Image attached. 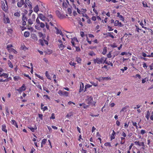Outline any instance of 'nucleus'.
Wrapping results in <instances>:
<instances>
[{"instance_id":"55","label":"nucleus","mask_w":153,"mask_h":153,"mask_svg":"<svg viewBox=\"0 0 153 153\" xmlns=\"http://www.w3.org/2000/svg\"><path fill=\"white\" fill-rule=\"evenodd\" d=\"M40 26L42 28H43L44 27L45 25V24L41 22L40 23Z\"/></svg>"},{"instance_id":"32","label":"nucleus","mask_w":153,"mask_h":153,"mask_svg":"<svg viewBox=\"0 0 153 153\" xmlns=\"http://www.w3.org/2000/svg\"><path fill=\"white\" fill-rule=\"evenodd\" d=\"M107 52V49L106 48H103V51L102 52V54L103 55H105Z\"/></svg>"},{"instance_id":"46","label":"nucleus","mask_w":153,"mask_h":153,"mask_svg":"<svg viewBox=\"0 0 153 153\" xmlns=\"http://www.w3.org/2000/svg\"><path fill=\"white\" fill-rule=\"evenodd\" d=\"M146 133V131L144 130H141L140 131V134H142V135H143V134H145Z\"/></svg>"},{"instance_id":"14","label":"nucleus","mask_w":153,"mask_h":153,"mask_svg":"<svg viewBox=\"0 0 153 153\" xmlns=\"http://www.w3.org/2000/svg\"><path fill=\"white\" fill-rule=\"evenodd\" d=\"M6 126L5 125H3L1 126V129L2 131L7 133V130L6 129Z\"/></svg>"},{"instance_id":"21","label":"nucleus","mask_w":153,"mask_h":153,"mask_svg":"<svg viewBox=\"0 0 153 153\" xmlns=\"http://www.w3.org/2000/svg\"><path fill=\"white\" fill-rule=\"evenodd\" d=\"M30 35V33L29 32L26 31L24 33V36L25 37H28Z\"/></svg>"},{"instance_id":"3","label":"nucleus","mask_w":153,"mask_h":153,"mask_svg":"<svg viewBox=\"0 0 153 153\" xmlns=\"http://www.w3.org/2000/svg\"><path fill=\"white\" fill-rule=\"evenodd\" d=\"M58 93L60 95V96H68V92L65 91H59Z\"/></svg>"},{"instance_id":"26","label":"nucleus","mask_w":153,"mask_h":153,"mask_svg":"<svg viewBox=\"0 0 153 153\" xmlns=\"http://www.w3.org/2000/svg\"><path fill=\"white\" fill-rule=\"evenodd\" d=\"M23 14V15L22 16V21H27V19L26 16H25L24 15V14Z\"/></svg>"},{"instance_id":"5","label":"nucleus","mask_w":153,"mask_h":153,"mask_svg":"<svg viewBox=\"0 0 153 153\" xmlns=\"http://www.w3.org/2000/svg\"><path fill=\"white\" fill-rule=\"evenodd\" d=\"M39 18L42 21H45L48 19L42 14L40 13L38 15Z\"/></svg>"},{"instance_id":"16","label":"nucleus","mask_w":153,"mask_h":153,"mask_svg":"<svg viewBox=\"0 0 153 153\" xmlns=\"http://www.w3.org/2000/svg\"><path fill=\"white\" fill-rule=\"evenodd\" d=\"M11 123L13 125H14L16 126V128H18V126L16 121L15 120H11Z\"/></svg>"},{"instance_id":"49","label":"nucleus","mask_w":153,"mask_h":153,"mask_svg":"<svg viewBox=\"0 0 153 153\" xmlns=\"http://www.w3.org/2000/svg\"><path fill=\"white\" fill-rule=\"evenodd\" d=\"M75 47L76 48V51L79 52L80 51V49L79 47L77 46H76Z\"/></svg>"},{"instance_id":"41","label":"nucleus","mask_w":153,"mask_h":153,"mask_svg":"<svg viewBox=\"0 0 153 153\" xmlns=\"http://www.w3.org/2000/svg\"><path fill=\"white\" fill-rule=\"evenodd\" d=\"M143 4L144 7H147L148 6L146 3L145 1H143Z\"/></svg>"},{"instance_id":"31","label":"nucleus","mask_w":153,"mask_h":153,"mask_svg":"<svg viewBox=\"0 0 153 153\" xmlns=\"http://www.w3.org/2000/svg\"><path fill=\"white\" fill-rule=\"evenodd\" d=\"M28 22L30 25L32 24L33 23V20L30 19H28Z\"/></svg>"},{"instance_id":"64","label":"nucleus","mask_w":153,"mask_h":153,"mask_svg":"<svg viewBox=\"0 0 153 153\" xmlns=\"http://www.w3.org/2000/svg\"><path fill=\"white\" fill-rule=\"evenodd\" d=\"M42 109L43 110V111H44L46 110H47L48 108L46 106H44V107L42 108Z\"/></svg>"},{"instance_id":"19","label":"nucleus","mask_w":153,"mask_h":153,"mask_svg":"<svg viewBox=\"0 0 153 153\" xmlns=\"http://www.w3.org/2000/svg\"><path fill=\"white\" fill-rule=\"evenodd\" d=\"M39 11V8L38 5H36L34 8V11L37 13Z\"/></svg>"},{"instance_id":"17","label":"nucleus","mask_w":153,"mask_h":153,"mask_svg":"<svg viewBox=\"0 0 153 153\" xmlns=\"http://www.w3.org/2000/svg\"><path fill=\"white\" fill-rule=\"evenodd\" d=\"M38 36L40 38L42 37V38L43 39H44L45 37H44V35L42 33H41V32L38 33Z\"/></svg>"},{"instance_id":"18","label":"nucleus","mask_w":153,"mask_h":153,"mask_svg":"<svg viewBox=\"0 0 153 153\" xmlns=\"http://www.w3.org/2000/svg\"><path fill=\"white\" fill-rule=\"evenodd\" d=\"M116 134L115 132L114 131V130H113V133L111 135V139L112 140L113 139H114L115 137L114 136V135Z\"/></svg>"},{"instance_id":"28","label":"nucleus","mask_w":153,"mask_h":153,"mask_svg":"<svg viewBox=\"0 0 153 153\" xmlns=\"http://www.w3.org/2000/svg\"><path fill=\"white\" fill-rule=\"evenodd\" d=\"M20 12H16L14 13V16L17 17H19L20 16Z\"/></svg>"},{"instance_id":"11","label":"nucleus","mask_w":153,"mask_h":153,"mask_svg":"<svg viewBox=\"0 0 153 153\" xmlns=\"http://www.w3.org/2000/svg\"><path fill=\"white\" fill-rule=\"evenodd\" d=\"M24 3V1H20L18 2L17 5L19 7H21Z\"/></svg>"},{"instance_id":"1","label":"nucleus","mask_w":153,"mask_h":153,"mask_svg":"<svg viewBox=\"0 0 153 153\" xmlns=\"http://www.w3.org/2000/svg\"><path fill=\"white\" fill-rule=\"evenodd\" d=\"M107 58L104 57H102L100 58H96V59H93V61L94 63H97L98 64H100L102 63H104L105 62Z\"/></svg>"},{"instance_id":"30","label":"nucleus","mask_w":153,"mask_h":153,"mask_svg":"<svg viewBox=\"0 0 153 153\" xmlns=\"http://www.w3.org/2000/svg\"><path fill=\"white\" fill-rule=\"evenodd\" d=\"M5 110H6V115L7 116V115H9V111H8V107H5Z\"/></svg>"},{"instance_id":"63","label":"nucleus","mask_w":153,"mask_h":153,"mask_svg":"<svg viewBox=\"0 0 153 153\" xmlns=\"http://www.w3.org/2000/svg\"><path fill=\"white\" fill-rule=\"evenodd\" d=\"M32 19L33 21H34L35 19V15L34 14H33L32 17Z\"/></svg>"},{"instance_id":"53","label":"nucleus","mask_w":153,"mask_h":153,"mask_svg":"<svg viewBox=\"0 0 153 153\" xmlns=\"http://www.w3.org/2000/svg\"><path fill=\"white\" fill-rule=\"evenodd\" d=\"M35 75H36V76H37V77H38L39 78L41 79H42L43 77L39 75H38L36 74Z\"/></svg>"},{"instance_id":"51","label":"nucleus","mask_w":153,"mask_h":153,"mask_svg":"<svg viewBox=\"0 0 153 153\" xmlns=\"http://www.w3.org/2000/svg\"><path fill=\"white\" fill-rule=\"evenodd\" d=\"M127 69V67H124L123 68H122L121 69V70L123 71V72H124L125 70H126Z\"/></svg>"},{"instance_id":"45","label":"nucleus","mask_w":153,"mask_h":153,"mask_svg":"<svg viewBox=\"0 0 153 153\" xmlns=\"http://www.w3.org/2000/svg\"><path fill=\"white\" fill-rule=\"evenodd\" d=\"M89 54L90 56H95V53L93 51H91V52H90L89 53Z\"/></svg>"},{"instance_id":"35","label":"nucleus","mask_w":153,"mask_h":153,"mask_svg":"<svg viewBox=\"0 0 153 153\" xmlns=\"http://www.w3.org/2000/svg\"><path fill=\"white\" fill-rule=\"evenodd\" d=\"M104 145L106 146L111 147V143H106L104 144Z\"/></svg>"},{"instance_id":"42","label":"nucleus","mask_w":153,"mask_h":153,"mask_svg":"<svg viewBox=\"0 0 153 153\" xmlns=\"http://www.w3.org/2000/svg\"><path fill=\"white\" fill-rule=\"evenodd\" d=\"M107 56L108 58H110L112 56L111 55V52H109L108 54H107Z\"/></svg>"},{"instance_id":"54","label":"nucleus","mask_w":153,"mask_h":153,"mask_svg":"<svg viewBox=\"0 0 153 153\" xmlns=\"http://www.w3.org/2000/svg\"><path fill=\"white\" fill-rule=\"evenodd\" d=\"M108 36L111 37L112 38H114V36L113 35H112L111 34V33H108Z\"/></svg>"},{"instance_id":"40","label":"nucleus","mask_w":153,"mask_h":153,"mask_svg":"<svg viewBox=\"0 0 153 153\" xmlns=\"http://www.w3.org/2000/svg\"><path fill=\"white\" fill-rule=\"evenodd\" d=\"M135 27H136V29L135 30L136 31H137L138 32H139L140 31H141V30L140 29H139V27L135 25Z\"/></svg>"},{"instance_id":"52","label":"nucleus","mask_w":153,"mask_h":153,"mask_svg":"<svg viewBox=\"0 0 153 153\" xmlns=\"http://www.w3.org/2000/svg\"><path fill=\"white\" fill-rule=\"evenodd\" d=\"M55 118V117L54 116V114L53 113H52L51 115V116L50 117V119H54Z\"/></svg>"},{"instance_id":"48","label":"nucleus","mask_w":153,"mask_h":153,"mask_svg":"<svg viewBox=\"0 0 153 153\" xmlns=\"http://www.w3.org/2000/svg\"><path fill=\"white\" fill-rule=\"evenodd\" d=\"M119 18L120 19V20L123 21L124 20V18L123 17V16L121 15L119 17Z\"/></svg>"},{"instance_id":"61","label":"nucleus","mask_w":153,"mask_h":153,"mask_svg":"<svg viewBox=\"0 0 153 153\" xmlns=\"http://www.w3.org/2000/svg\"><path fill=\"white\" fill-rule=\"evenodd\" d=\"M108 31H111L113 30V29H112V28L110 26H108Z\"/></svg>"},{"instance_id":"47","label":"nucleus","mask_w":153,"mask_h":153,"mask_svg":"<svg viewBox=\"0 0 153 153\" xmlns=\"http://www.w3.org/2000/svg\"><path fill=\"white\" fill-rule=\"evenodd\" d=\"M142 56H143V57L144 58V57H148V55H147L146 53H145L144 52H143L142 54Z\"/></svg>"},{"instance_id":"24","label":"nucleus","mask_w":153,"mask_h":153,"mask_svg":"<svg viewBox=\"0 0 153 153\" xmlns=\"http://www.w3.org/2000/svg\"><path fill=\"white\" fill-rule=\"evenodd\" d=\"M45 75L48 79H51V76L48 74V73L47 71L45 72Z\"/></svg>"},{"instance_id":"13","label":"nucleus","mask_w":153,"mask_h":153,"mask_svg":"<svg viewBox=\"0 0 153 153\" xmlns=\"http://www.w3.org/2000/svg\"><path fill=\"white\" fill-rule=\"evenodd\" d=\"M84 85L83 83L80 84V89H79V92L80 93L83 90Z\"/></svg>"},{"instance_id":"29","label":"nucleus","mask_w":153,"mask_h":153,"mask_svg":"<svg viewBox=\"0 0 153 153\" xmlns=\"http://www.w3.org/2000/svg\"><path fill=\"white\" fill-rule=\"evenodd\" d=\"M55 28L56 30V33L57 34H59L60 33L61 31L60 30H59L57 28L55 27Z\"/></svg>"},{"instance_id":"10","label":"nucleus","mask_w":153,"mask_h":153,"mask_svg":"<svg viewBox=\"0 0 153 153\" xmlns=\"http://www.w3.org/2000/svg\"><path fill=\"white\" fill-rule=\"evenodd\" d=\"M134 143L137 145L139 146H144V142H139V141H136L134 142Z\"/></svg>"},{"instance_id":"56","label":"nucleus","mask_w":153,"mask_h":153,"mask_svg":"<svg viewBox=\"0 0 153 153\" xmlns=\"http://www.w3.org/2000/svg\"><path fill=\"white\" fill-rule=\"evenodd\" d=\"M69 64L70 65H72L74 66H75V65L76 64V63L74 62H71L69 63Z\"/></svg>"},{"instance_id":"2","label":"nucleus","mask_w":153,"mask_h":153,"mask_svg":"<svg viewBox=\"0 0 153 153\" xmlns=\"http://www.w3.org/2000/svg\"><path fill=\"white\" fill-rule=\"evenodd\" d=\"M86 102L89 105H95L96 102L93 101V98L91 96H88L87 97V99L86 100Z\"/></svg>"},{"instance_id":"4","label":"nucleus","mask_w":153,"mask_h":153,"mask_svg":"<svg viewBox=\"0 0 153 153\" xmlns=\"http://www.w3.org/2000/svg\"><path fill=\"white\" fill-rule=\"evenodd\" d=\"M1 7L2 9L5 12H7L8 11L7 7H5L4 1H1Z\"/></svg>"},{"instance_id":"15","label":"nucleus","mask_w":153,"mask_h":153,"mask_svg":"<svg viewBox=\"0 0 153 153\" xmlns=\"http://www.w3.org/2000/svg\"><path fill=\"white\" fill-rule=\"evenodd\" d=\"M4 22L5 23H10V21L9 18L8 17H5L4 18Z\"/></svg>"},{"instance_id":"44","label":"nucleus","mask_w":153,"mask_h":153,"mask_svg":"<svg viewBox=\"0 0 153 153\" xmlns=\"http://www.w3.org/2000/svg\"><path fill=\"white\" fill-rule=\"evenodd\" d=\"M76 60H77V62L78 63H80L81 60V59L79 57H77L76 58Z\"/></svg>"},{"instance_id":"34","label":"nucleus","mask_w":153,"mask_h":153,"mask_svg":"<svg viewBox=\"0 0 153 153\" xmlns=\"http://www.w3.org/2000/svg\"><path fill=\"white\" fill-rule=\"evenodd\" d=\"M39 42L43 46L44 45V41L42 39H39Z\"/></svg>"},{"instance_id":"50","label":"nucleus","mask_w":153,"mask_h":153,"mask_svg":"<svg viewBox=\"0 0 153 153\" xmlns=\"http://www.w3.org/2000/svg\"><path fill=\"white\" fill-rule=\"evenodd\" d=\"M143 67L145 69L147 68V65L146 64V63H144L143 64Z\"/></svg>"},{"instance_id":"60","label":"nucleus","mask_w":153,"mask_h":153,"mask_svg":"<svg viewBox=\"0 0 153 153\" xmlns=\"http://www.w3.org/2000/svg\"><path fill=\"white\" fill-rule=\"evenodd\" d=\"M36 86L38 88H39L41 90L42 89V87H41V85L39 84L37 85Z\"/></svg>"},{"instance_id":"25","label":"nucleus","mask_w":153,"mask_h":153,"mask_svg":"<svg viewBox=\"0 0 153 153\" xmlns=\"http://www.w3.org/2000/svg\"><path fill=\"white\" fill-rule=\"evenodd\" d=\"M48 18L49 19L50 21H51L52 20H53V16L51 14L48 15Z\"/></svg>"},{"instance_id":"43","label":"nucleus","mask_w":153,"mask_h":153,"mask_svg":"<svg viewBox=\"0 0 153 153\" xmlns=\"http://www.w3.org/2000/svg\"><path fill=\"white\" fill-rule=\"evenodd\" d=\"M46 140H47L46 139H43L41 144H45L46 143Z\"/></svg>"},{"instance_id":"12","label":"nucleus","mask_w":153,"mask_h":153,"mask_svg":"<svg viewBox=\"0 0 153 153\" xmlns=\"http://www.w3.org/2000/svg\"><path fill=\"white\" fill-rule=\"evenodd\" d=\"M121 23L120 22H119V21L118 20H116L114 22V25L115 26L119 25L120 26H121Z\"/></svg>"},{"instance_id":"9","label":"nucleus","mask_w":153,"mask_h":153,"mask_svg":"<svg viewBox=\"0 0 153 153\" xmlns=\"http://www.w3.org/2000/svg\"><path fill=\"white\" fill-rule=\"evenodd\" d=\"M56 13L57 16L60 18H63V15L58 10H56Z\"/></svg>"},{"instance_id":"58","label":"nucleus","mask_w":153,"mask_h":153,"mask_svg":"<svg viewBox=\"0 0 153 153\" xmlns=\"http://www.w3.org/2000/svg\"><path fill=\"white\" fill-rule=\"evenodd\" d=\"M105 63L106 64H107L108 65H110L111 66H112L113 65V64L111 62H110V63H108L107 62H105Z\"/></svg>"},{"instance_id":"36","label":"nucleus","mask_w":153,"mask_h":153,"mask_svg":"<svg viewBox=\"0 0 153 153\" xmlns=\"http://www.w3.org/2000/svg\"><path fill=\"white\" fill-rule=\"evenodd\" d=\"M28 128L33 132L34 131V130L36 129H35V128H33V127H31V126H30L29 127H28Z\"/></svg>"},{"instance_id":"62","label":"nucleus","mask_w":153,"mask_h":153,"mask_svg":"<svg viewBox=\"0 0 153 153\" xmlns=\"http://www.w3.org/2000/svg\"><path fill=\"white\" fill-rule=\"evenodd\" d=\"M67 10L68 12L69 13L71 14L72 13L71 9L70 8H68L67 9Z\"/></svg>"},{"instance_id":"6","label":"nucleus","mask_w":153,"mask_h":153,"mask_svg":"<svg viewBox=\"0 0 153 153\" xmlns=\"http://www.w3.org/2000/svg\"><path fill=\"white\" fill-rule=\"evenodd\" d=\"M26 90V87L24 84H23L22 86L19 89H17L19 93H21L22 91H25Z\"/></svg>"},{"instance_id":"20","label":"nucleus","mask_w":153,"mask_h":153,"mask_svg":"<svg viewBox=\"0 0 153 153\" xmlns=\"http://www.w3.org/2000/svg\"><path fill=\"white\" fill-rule=\"evenodd\" d=\"M150 113L149 111H148L146 112V117L147 120H149L150 117Z\"/></svg>"},{"instance_id":"38","label":"nucleus","mask_w":153,"mask_h":153,"mask_svg":"<svg viewBox=\"0 0 153 153\" xmlns=\"http://www.w3.org/2000/svg\"><path fill=\"white\" fill-rule=\"evenodd\" d=\"M43 90L44 91H45L49 93L50 91L48 90V88H46L45 87H43Z\"/></svg>"},{"instance_id":"37","label":"nucleus","mask_w":153,"mask_h":153,"mask_svg":"<svg viewBox=\"0 0 153 153\" xmlns=\"http://www.w3.org/2000/svg\"><path fill=\"white\" fill-rule=\"evenodd\" d=\"M142 106V105L141 104L137 105H136L135 107H134V109H138V108H139L140 107H141Z\"/></svg>"},{"instance_id":"7","label":"nucleus","mask_w":153,"mask_h":153,"mask_svg":"<svg viewBox=\"0 0 153 153\" xmlns=\"http://www.w3.org/2000/svg\"><path fill=\"white\" fill-rule=\"evenodd\" d=\"M25 1L26 4L28 6L30 9H32L33 7L31 3L29 2V0H25Z\"/></svg>"},{"instance_id":"27","label":"nucleus","mask_w":153,"mask_h":153,"mask_svg":"<svg viewBox=\"0 0 153 153\" xmlns=\"http://www.w3.org/2000/svg\"><path fill=\"white\" fill-rule=\"evenodd\" d=\"M13 30L12 29H9L8 30L7 32L8 33V34H11L13 32Z\"/></svg>"},{"instance_id":"8","label":"nucleus","mask_w":153,"mask_h":153,"mask_svg":"<svg viewBox=\"0 0 153 153\" xmlns=\"http://www.w3.org/2000/svg\"><path fill=\"white\" fill-rule=\"evenodd\" d=\"M9 74H6L4 73H0V76H3L5 78L8 79V77Z\"/></svg>"},{"instance_id":"59","label":"nucleus","mask_w":153,"mask_h":153,"mask_svg":"<svg viewBox=\"0 0 153 153\" xmlns=\"http://www.w3.org/2000/svg\"><path fill=\"white\" fill-rule=\"evenodd\" d=\"M148 57L149 58H151V57H153V52L151 53L150 55H148Z\"/></svg>"},{"instance_id":"33","label":"nucleus","mask_w":153,"mask_h":153,"mask_svg":"<svg viewBox=\"0 0 153 153\" xmlns=\"http://www.w3.org/2000/svg\"><path fill=\"white\" fill-rule=\"evenodd\" d=\"M141 77L140 75L138 74H136L134 76V78L135 79H136V78H138V79H139L140 80L141 79Z\"/></svg>"},{"instance_id":"23","label":"nucleus","mask_w":153,"mask_h":153,"mask_svg":"<svg viewBox=\"0 0 153 153\" xmlns=\"http://www.w3.org/2000/svg\"><path fill=\"white\" fill-rule=\"evenodd\" d=\"M73 114V112H71L67 114V115L66 116V117L68 118H69V117H71V116H72Z\"/></svg>"},{"instance_id":"57","label":"nucleus","mask_w":153,"mask_h":153,"mask_svg":"<svg viewBox=\"0 0 153 153\" xmlns=\"http://www.w3.org/2000/svg\"><path fill=\"white\" fill-rule=\"evenodd\" d=\"M102 79L103 80H108L110 79V77H102Z\"/></svg>"},{"instance_id":"39","label":"nucleus","mask_w":153,"mask_h":153,"mask_svg":"<svg viewBox=\"0 0 153 153\" xmlns=\"http://www.w3.org/2000/svg\"><path fill=\"white\" fill-rule=\"evenodd\" d=\"M8 64L9 66L11 68H13V65H12V63H11V62L9 60L8 61Z\"/></svg>"},{"instance_id":"22","label":"nucleus","mask_w":153,"mask_h":153,"mask_svg":"<svg viewBox=\"0 0 153 153\" xmlns=\"http://www.w3.org/2000/svg\"><path fill=\"white\" fill-rule=\"evenodd\" d=\"M65 46L62 44H61L59 45V48L61 50H62L63 49Z\"/></svg>"}]
</instances>
